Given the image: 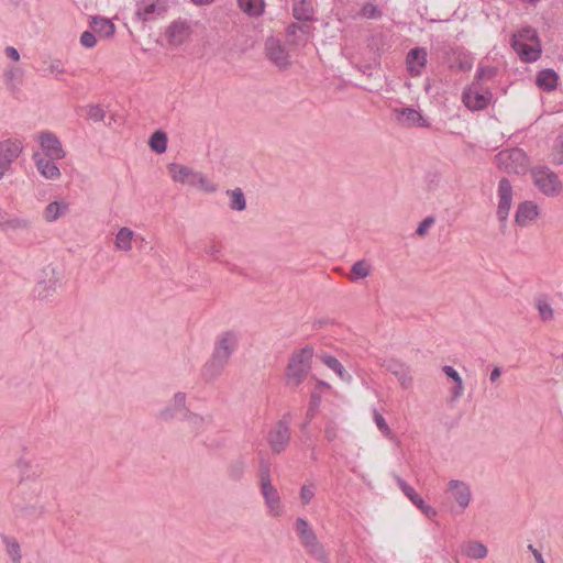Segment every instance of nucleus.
I'll return each instance as SVG.
<instances>
[{
  "label": "nucleus",
  "mask_w": 563,
  "mask_h": 563,
  "mask_svg": "<svg viewBox=\"0 0 563 563\" xmlns=\"http://www.w3.org/2000/svg\"><path fill=\"white\" fill-rule=\"evenodd\" d=\"M10 501L14 512L23 518H37L44 512L36 488L26 489L25 486H20L11 495Z\"/></svg>",
  "instance_id": "1"
},
{
  "label": "nucleus",
  "mask_w": 563,
  "mask_h": 563,
  "mask_svg": "<svg viewBox=\"0 0 563 563\" xmlns=\"http://www.w3.org/2000/svg\"><path fill=\"white\" fill-rule=\"evenodd\" d=\"M511 46L523 62H536L541 54L538 33L533 27H525L518 34H514Z\"/></svg>",
  "instance_id": "2"
},
{
  "label": "nucleus",
  "mask_w": 563,
  "mask_h": 563,
  "mask_svg": "<svg viewBox=\"0 0 563 563\" xmlns=\"http://www.w3.org/2000/svg\"><path fill=\"white\" fill-rule=\"evenodd\" d=\"M312 356L313 347L309 345L292 353L286 367V376L291 385L298 386L303 382L310 369Z\"/></svg>",
  "instance_id": "3"
},
{
  "label": "nucleus",
  "mask_w": 563,
  "mask_h": 563,
  "mask_svg": "<svg viewBox=\"0 0 563 563\" xmlns=\"http://www.w3.org/2000/svg\"><path fill=\"white\" fill-rule=\"evenodd\" d=\"M497 166L508 173L523 175L529 170V157L523 150L514 147L499 152L495 156Z\"/></svg>",
  "instance_id": "4"
},
{
  "label": "nucleus",
  "mask_w": 563,
  "mask_h": 563,
  "mask_svg": "<svg viewBox=\"0 0 563 563\" xmlns=\"http://www.w3.org/2000/svg\"><path fill=\"white\" fill-rule=\"evenodd\" d=\"M536 187L548 197H556L563 189L559 175L548 166H536L531 169Z\"/></svg>",
  "instance_id": "5"
},
{
  "label": "nucleus",
  "mask_w": 563,
  "mask_h": 563,
  "mask_svg": "<svg viewBox=\"0 0 563 563\" xmlns=\"http://www.w3.org/2000/svg\"><path fill=\"white\" fill-rule=\"evenodd\" d=\"M23 151V144L18 139L0 141V180L12 172V164Z\"/></svg>",
  "instance_id": "6"
},
{
  "label": "nucleus",
  "mask_w": 563,
  "mask_h": 563,
  "mask_svg": "<svg viewBox=\"0 0 563 563\" xmlns=\"http://www.w3.org/2000/svg\"><path fill=\"white\" fill-rule=\"evenodd\" d=\"M291 439V431L289 423L284 419L278 420L267 433V443L273 454H280L284 452Z\"/></svg>",
  "instance_id": "7"
},
{
  "label": "nucleus",
  "mask_w": 563,
  "mask_h": 563,
  "mask_svg": "<svg viewBox=\"0 0 563 563\" xmlns=\"http://www.w3.org/2000/svg\"><path fill=\"white\" fill-rule=\"evenodd\" d=\"M498 206H497V218L500 222L501 230L505 229L509 211L512 202V186L507 178H501L498 184Z\"/></svg>",
  "instance_id": "8"
},
{
  "label": "nucleus",
  "mask_w": 563,
  "mask_h": 563,
  "mask_svg": "<svg viewBox=\"0 0 563 563\" xmlns=\"http://www.w3.org/2000/svg\"><path fill=\"white\" fill-rule=\"evenodd\" d=\"M265 55L279 69H287L290 66L289 54L276 37L271 36L266 40Z\"/></svg>",
  "instance_id": "9"
},
{
  "label": "nucleus",
  "mask_w": 563,
  "mask_h": 563,
  "mask_svg": "<svg viewBox=\"0 0 563 563\" xmlns=\"http://www.w3.org/2000/svg\"><path fill=\"white\" fill-rule=\"evenodd\" d=\"M166 11L165 0H140L136 3L135 16L143 22H151L163 16Z\"/></svg>",
  "instance_id": "10"
},
{
  "label": "nucleus",
  "mask_w": 563,
  "mask_h": 563,
  "mask_svg": "<svg viewBox=\"0 0 563 563\" xmlns=\"http://www.w3.org/2000/svg\"><path fill=\"white\" fill-rule=\"evenodd\" d=\"M492 97L489 91H479L474 82L472 87L463 91L462 101L467 109L477 111L485 109L489 104Z\"/></svg>",
  "instance_id": "11"
},
{
  "label": "nucleus",
  "mask_w": 563,
  "mask_h": 563,
  "mask_svg": "<svg viewBox=\"0 0 563 563\" xmlns=\"http://www.w3.org/2000/svg\"><path fill=\"white\" fill-rule=\"evenodd\" d=\"M192 29L188 21L178 19L166 29V38L173 46L183 45L191 35Z\"/></svg>",
  "instance_id": "12"
},
{
  "label": "nucleus",
  "mask_w": 563,
  "mask_h": 563,
  "mask_svg": "<svg viewBox=\"0 0 563 563\" xmlns=\"http://www.w3.org/2000/svg\"><path fill=\"white\" fill-rule=\"evenodd\" d=\"M228 364L229 361L227 358L219 356L212 352L211 356L201 368L202 379L207 383L214 382L221 376Z\"/></svg>",
  "instance_id": "13"
},
{
  "label": "nucleus",
  "mask_w": 563,
  "mask_h": 563,
  "mask_svg": "<svg viewBox=\"0 0 563 563\" xmlns=\"http://www.w3.org/2000/svg\"><path fill=\"white\" fill-rule=\"evenodd\" d=\"M382 366L398 379L404 389L411 387L412 376L409 366L395 358L384 361Z\"/></svg>",
  "instance_id": "14"
},
{
  "label": "nucleus",
  "mask_w": 563,
  "mask_h": 563,
  "mask_svg": "<svg viewBox=\"0 0 563 563\" xmlns=\"http://www.w3.org/2000/svg\"><path fill=\"white\" fill-rule=\"evenodd\" d=\"M38 142L45 155L51 159H62L66 153L58 137L52 132H42L38 135Z\"/></svg>",
  "instance_id": "15"
},
{
  "label": "nucleus",
  "mask_w": 563,
  "mask_h": 563,
  "mask_svg": "<svg viewBox=\"0 0 563 563\" xmlns=\"http://www.w3.org/2000/svg\"><path fill=\"white\" fill-rule=\"evenodd\" d=\"M238 334L234 331H225L218 338L213 353L230 361L238 347Z\"/></svg>",
  "instance_id": "16"
},
{
  "label": "nucleus",
  "mask_w": 563,
  "mask_h": 563,
  "mask_svg": "<svg viewBox=\"0 0 563 563\" xmlns=\"http://www.w3.org/2000/svg\"><path fill=\"white\" fill-rule=\"evenodd\" d=\"M448 490L462 510L468 507L472 499L468 484L463 481L452 479L448 483Z\"/></svg>",
  "instance_id": "17"
},
{
  "label": "nucleus",
  "mask_w": 563,
  "mask_h": 563,
  "mask_svg": "<svg viewBox=\"0 0 563 563\" xmlns=\"http://www.w3.org/2000/svg\"><path fill=\"white\" fill-rule=\"evenodd\" d=\"M427 51L423 47L411 48L406 58L407 69L411 76H420L427 65Z\"/></svg>",
  "instance_id": "18"
},
{
  "label": "nucleus",
  "mask_w": 563,
  "mask_h": 563,
  "mask_svg": "<svg viewBox=\"0 0 563 563\" xmlns=\"http://www.w3.org/2000/svg\"><path fill=\"white\" fill-rule=\"evenodd\" d=\"M168 172L174 181L189 186H194L198 174V172L192 168L177 163H170L168 165Z\"/></svg>",
  "instance_id": "19"
},
{
  "label": "nucleus",
  "mask_w": 563,
  "mask_h": 563,
  "mask_svg": "<svg viewBox=\"0 0 563 563\" xmlns=\"http://www.w3.org/2000/svg\"><path fill=\"white\" fill-rule=\"evenodd\" d=\"M89 26L100 38H111L115 33L114 23L100 15L90 16Z\"/></svg>",
  "instance_id": "20"
},
{
  "label": "nucleus",
  "mask_w": 563,
  "mask_h": 563,
  "mask_svg": "<svg viewBox=\"0 0 563 563\" xmlns=\"http://www.w3.org/2000/svg\"><path fill=\"white\" fill-rule=\"evenodd\" d=\"M261 492L269 514L273 516H279L282 514L280 497L277 489L272 483L261 485Z\"/></svg>",
  "instance_id": "21"
},
{
  "label": "nucleus",
  "mask_w": 563,
  "mask_h": 563,
  "mask_svg": "<svg viewBox=\"0 0 563 563\" xmlns=\"http://www.w3.org/2000/svg\"><path fill=\"white\" fill-rule=\"evenodd\" d=\"M33 159L37 167V170L41 173L43 177L46 179H57L60 176V170L57 165L49 157H44L43 155L35 153L33 155Z\"/></svg>",
  "instance_id": "22"
},
{
  "label": "nucleus",
  "mask_w": 563,
  "mask_h": 563,
  "mask_svg": "<svg viewBox=\"0 0 563 563\" xmlns=\"http://www.w3.org/2000/svg\"><path fill=\"white\" fill-rule=\"evenodd\" d=\"M538 214V206L534 202L523 201L517 208L515 220L519 225L525 227L531 223Z\"/></svg>",
  "instance_id": "23"
},
{
  "label": "nucleus",
  "mask_w": 563,
  "mask_h": 563,
  "mask_svg": "<svg viewBox=\"0 0 563 563\" xmlns=\"http://www.w3.org/2000/svg\"><path fill=\"white\" fill-rule=\"evenodd\" d=\"M449 63L451 69L460 71H468L473 67V58L471 55L460 49L452 51V59H450Z\"/></svg>",
  "instance_id": "24"
},
{
  "label": "nucleus",
  "mask_w": 563,
  "mask_h": 563,
  "mask_svg": "<svg viewBox=\"0 0 563 563\" xmlns=\"http://www.w3.org/2000/svg\"><path fill=\"white\" fill-rule=\"evenodd\" d=\"M462 552L470 559L479 560L487 556L486 545L476 540H470L462 544Z\"/></svg>",
  "instance_id": "25"
},
{
  "label": "nucleus",
  "mask_w": 563,
  "mask_h": 563,
  "mask_svg": "<svg viewBox=\"0 0 563 563\" xmlns=\"http://www.w3.org/2000/svg\"><path fill=\"white\" fill-rule=\"evenodd\" d=\"M296 529L303 548H308L311 543L318 540L314 531L309 526L308 521L303 518L296 520Z\"/></svg>",
  "instance_id": "26"
},
{
  "label": "nucleus",
  "mask_w": 563,
  "mask_h": 563,
  "mask_svg": "<svg viewBox=\"0 0 563 563\" xmlns=\"http://www.w3.org/2000/svg\"><path fill=\"white\" fill-rule=\"evenodd\" d=\"M69 210L66 201H53L48 203L43 212L46 221L54 222Z\"/></svg>",
  "instance_id": "27"
},
{
  "label": "nucleus",
  "mask_w": 563,
  "mask_h": 563,
  "mask_svg": "<svg viewBox=\"0 0 563 563\" xmlns=\"http://www.w3.org/2000/svg\"><path fill=\"white\" fill-rule=\"evenodd\" d=\"M313 9L310 0H292V15L296 20L308 21L312 18Z\"/></svg>",
  "instance_id": "28"
},
{
  "label": "nucleus",
  "mask_w": 563,
  "mask_h": 563,
  "mask_svg": "<svg viewBox=\"0 0 563 563\" xmlns=\"http://www.w3.org/2000/svg\"><path fill=\"white\" fill-rule=\"evenodd\" d=\"M238 5L245 14L250 16H261L264 13V0H238Z\"/></svg>",
  "instance_id": "29"
},
{
  "label": "nucleus",
  "mask_w": 563,
  "mask_h": 563,
  "mask_svg": "<svg viewBox=\"0 0 563 563\" xmlns=\"http://www.w3.org/2000/svg\"><path fill=\"white\" fill-rule=\"evenodd\" d=\"M321 361L327 367L338 374L342 380L346 383L352 380V376L344 369L343 365L336 357L325 354L321 356Z\"/></svg>",
  "instance_id": "30"
},
{
  "label": "nucleus",
  "mask_w": 563,
  "mask_h": 563,
  "mask_svg": "<svg viewBox=\"0 0 563 563\" xmlns=\"http://www.w3.org/2000/svg\"><path fill=\"white\" fill-rule=\"evenodd\" d=\"M372 265L366 260H360L355 262L352 267L347 278L351 282H356L358 279H364L371 275Z\"/></svg>",
  "instance_id": "31"
},
{
  "label": "nucleus",
  "mask_w": 563,
  "mask_h": 563,
  "mask_svg": "<svg viewBox=\"0 0 563 563\" xmlns=\"http://www.w3.org/2000/svg\"><path fill=\"white\" fill-rule=\"evenodd\" d=\"M537 84L544 90L551 91L558 85V75L553 69H543L538 74Z\"/></svg>",
  "instance_id": "32"
},
{
  "label": "nucleus",
  "mask_w": 563,
  "mask_h": 563,
  "mask_svg": "<svg viewBox=\"0 0 563 563\" xmlns=\"http://www.w3.org/2000/svg\"><path fill=\"white\" fill-rule=\"evenodd\" d=\"M442 371L445 373L448 377L453 379V383H455V386L452 388V400H457L462 397L464 391L463 380L460 374L450 365L443 366Z\"/></svg>",
  "instance_id": "33"
},
{
  "label": "nucleus",
  "mask_w": 563,
  "mask_h": 563,
  "mask_svg": "<svg viewBox=\"0 0 563 563\" xmlns=\"http://www.w3.org/2000/svg\"><path fill=\"white\" fill-rule=\"evenodd\" d=\"M134 232L129 228H121L115 234L114 245L118 250L129 252L132 249Z\"/></svg>",
  "instance_id": "34"
},
{
  "label": "nucleus",
  "mask_w": 563,
  "mask_h": 563,
  "mask_svg": "<svg viewBox=\"0 0 563 563\" xmlns=\"http://www.w3.org/2000/svg\"><path fill=\"white\" fill-rule=\"evenodd\" d=\"M2 542L5 544V550L13 563H21L22 554L20 543L15 538L8 536L1 537Z\"/></svg>",
  "instance_id": "35"
},
{
  "label": "nucleus",
  "mask_w": 563,
  "mask_h": 563,
  "mask_svg": "<svg viewBox=\"0 0 563 563\" xmlns=\"http://www.w3.org/2000/svg\"><path fill=\"white\" fill-rule=\"evenodd\" d=\"M227 195L230 197L229 207L234 211H243L246 209V199L241 188L229 189Z\"/></svg>",
  "instance_id": "36"
},
{
  "label": "nucleus",
  "mask_w": 563,
  "mask_h": 563,
  "mask_svg": "<svg viewBox=\"0 0 563 563\" xmlns=\"http://www.w3.org/2000/svg\"><path fill=\"white\" fill-rule=\"evenodd\" d=\"M395 481L404 493V495L418 508L424 501L421 496L417 494L413 487L407 484L400 476H395Z\"/></svg>",
  "instance_id": "37"
},
{
  "label": "nucleus",
  "mask_w": 563,
  "mask_h": 563,
  "mask_svg": "<svg viewBox=\"0 0 563 563\" xmlns=\"http://www.w3.org/2000/svg\"><path fill=\"white\" fill-rule=\"evenodd\" d=\"M398 120L402 121L404 123H407L408 125H422L423 118L415 109L402 108L399 111Z\"/></svg>",
  "instance_id": "38"
},
{
  "label": "nucleus",
  "mask_w": 563,
  "mask_h": 563,
  "mask_svg": "<svg viewBox=\"0 0 563 563\" xmlns=\"http://www.w3.org/2000/svg\"><path fill=\"white\" fill-rule=\"evenodd\" d=\"M150 146L151 148L157 153V154H162L166 151L167 148V135L165 132L163 131H156L152 134L151 139H150Z\"/></svg>",
  "instance_id": "39"
},
{
  "label": "nucleus",
  "mask_w": 563,
  "mask_h": 563,
  "mask_svg": "<svg viewBox=\"0 0 563 563\" xmlns=\"http://www.w3.org/2000/svg\"><path fill=\"white\" fill-rule=\"evenodd\" d=\"M306 551L313 559L322 563H330L329 554L324 550L323 545L319 542V540L314 541L308 548H306Z\"/></svg>",
  "instance_id": "40"
},
{
  "label": "nucleus",
  "mask_w": 563,
  "mask_h": 563,
  "mask_svg": "<svg viewBox=\"0 0 563 563\" xmlns=\"http://www.w3.org/2000/svg\"><path fill=\"white\" fill-rule=\"evenodd\" d=\"M245 472V462L243 460L233 461L227 470V475L231 481L239 482Z\"/></svg>",
  "instance_id": "41"
},
{
  "label": "nucleus",
  "mask_w": 563,
  "mask_h": 563,
  "mask_svg": "<svg viewBox=\"0 0 563 563\" xmlns=\"http://www.w3.org/2000/svg\"><path fill=\"white\" fill-rule=\"evenodd\" d=\"M44 63L46 64V68L44 70L46 76H53L56 79H60V76L66 73L64 64L59 59H49Z\"/></svg>",
  "instance_id": "42"
},
{
  "label": "nucleus",
  "mask_w": 563,
  "mask_h": 563,
  "mask_svg": "<svg viewBox=\"0 0 563 563\" xmlns=\"http://www.w3.org/2000/svg\"><path fill=\"white\" fill-rule=\"evenodd\" d=\"M258 466L260 485L272 483L271 463L262 453H260Z\"/></svg>",
  "instance_id": "43"
},
{
  "label": "nucleus",
  "mask_w": 563,
  "mask_h": 563,
  "mask_svg": "<svg viewBox=\"0 0 563 563\" xmlns=\"http://www.w3.org/2000/svg\"><path fill=\"white\" fill-rule=\"evenodd\" d=\"M32 228V221L23 217H11L8 230L12 231H27Z\"/></svg>",
  "instance_id": "44"
},
{
  "label": "nucleus",
  "mask_w": 563,
  "mask_h": 563,
  "mask_svg": "<svg viewBox=\"0 0 563 563\" xmlns=\"http://www.w3.org/2000/svg\"><path fill=\"white\" fill-rule=\"evenodd\" d=\"M373 420L378 428V430L389 439H393L394 433L391 429L389 428L388 423L386 422L385 418L376 410H373Z\"/></svg>",
  "instance_id": "45"
},
{
  "label": "nucleus",
  "mask_w": 563,
  "mask_h": 563,
  "mask_svg": "<svg viewBox=\"0 0 563 563\" xmlns=\"http://www.w3.org/2000/svg\"><path fill=\"white\" fill-rule=\"evenodd\" d=\"M55 283L40 282L35 288V294L38 299H46L55 292Z\"/></svg>",
  "instance_id": "46"
},
{
  "label": "nucleus",
  "mask_w": 563,
  "mask_h": 563,
  "mask_svg": "<svg viewBox=\"0 0 563 563\" xmlns=\"http://www.w3.org/2000/svg\"><path fill=\"white\" fill-rule=\"evenodd\" d=\"M192 187H197L206 192H214L218 186L208 179L202 173L198 172L197 178Z\"/></svg>",
  "instance_id": "47"
},
{
  "label": "nucleus",
  "mask_w": 563,
  "mask_h": 563,
  "mask_svg": "<svg viewBox=\"0 0 563 563\" xmlns=\"http://www.w3.org/2000/svg\"><path fill=\"white\" fill-rule=\"evenodd\" d=\"M314 492H316V485L312 482H307L301 486L300 500L303 506L310 504V501L314 497Z\"/></svg>",
  "instance_id": "48"
},
{
  "label": "nucleus",
  "mask_w": 563,
  "mask_h": 563,
  "mask_svg": "<svg viewBox=\"0 0 563 563\" xmlns=\"http://www.w3.org/2000/svg\"><path fill=\"white\" fill-rule=\"evenodd\" d=\"M22 70L15 67H9L4 70V78L10 88H14V82H20L22 78Z\"/></svg>",
  "instance_id": "49"
},
{
  "label": "nucleus",
  "mask_w": 563,
  "mask_h": 563,
  "mask_svg": "<svg viewBox=\"0 0 563 563\" xmlns=\"http://www.w3.org/2000/svg\"><path fill=\"white\" fill-rule=\"evenodd\" d=\"M339 435V427L338 423L333 420H328L324 426V438L332 442L338 439Z\"/></svg>",
  "instance_id": "50"
},
{
  "label": "nucleus",
  "mask_w": 563,
  "mask_h": 563,
  "mask_svg": "<svg viewBox=\"0 0 563 563\" xmlns=\"http://www.w3.org/2000/svg\"><path fill=\"white\" fill-rule=\"evenodd\" d=\"M104 111L103 109L98 104H91L87 109V117L89 120H92L95 122L102 121L104 119Z\"/></svg>",
  "instance_id": "51"
},
{
  "label": "nucleus",
  "mask_w": 563,
  "mask_h": 563,
  "mask_svg": "<svg viewBox=\"0 0 563 563\" xmlns=\"http://www.w3.org/2000/svg\"><path fill=\"white\" fill-rule=\"evenodd\" d=\"M186 400H187V395L183 391H177L176 394H174L172 400H170V405L176 408L179 412L183 411V410H187L186 409Z\"/></svg>",
  "instance_id": "52"
},
{
  "label": "nucleus",
  "mask_w": 563,
  "mask_h": 563,
  "mask_svg": "<svg viewBox=\"0 0 563 563\" xmlns=\"http://www.w3.org/2000/svg\"><path fill=\"white\" fill-rule=\"evenodd\" d=\"M185 420L196 430L200 429L203 426V418L200 415L190 412L186 410Z\"/></svg>",
  "instance_id": "53"
},
{
  "label": "nucleus",
  "mask_w": 563,
  "mask_h": 563,
  "mask_svg": "<svg viewBox=\"0 0 563 563\" xmlns=\"http://www.w3.org/2000/svg\"><path fill=\"white\" fill-rule=\"evenodd\" d=\"M435 218L432 216H429L424 218L418 225L416 230V234L419 236H424L428 233V230L434 224Z\"/></svg>",
  "instance_id": "54"
},
{
  "label": "nucleus",
  "mask_w": 563,
  "mask_h": 563,
  "mask_svg": "<svg viewBox=\"0 0 563 563\" xmlns=\"http://www.w3.org/2000/svg\"><path fill=\"white\" fill-rule=\"evenodd\" d=\"M178 412L179 411L169 404L164 409L158 411L157 418L165 422L170 421L176 417Z\"/></svg>",
  "instance_id": "55"
},
{
  "label": "nucleus",
  "mask_w": 563,
  "mask_h": 563,
  "mask_svg": "<svg viewBox=\"0 0 563 563\" xmlns=\"http://www.w3.org/2000/svg\"><path fill=\"white\" fill-rule=\"evenodd\" d=\"M97 37L93 31H85L80 36V44L86 48H92L96 46Z\"/></svg>",
  "instance_id": "56"
},
{
  "label": "nucleus",
  "mask_w": 563,
  "mask_h": 563,
  "mask_svg": "<svg viewBox=\"0 0 563 563\" xmlns=\"http://www.w3.org/2000/svg\"><path fill=\"white\" fill-rule=\"evenodd\" d=\"M537 307L542 320L547 321L553 318V309L547 301L540 300Z\"/></svg>",
  "instance_id": "57"
},
{
  "label": "nucleus",
  "mask_w": 563,
  "mask_h": 563,
  "mask_svg": "<svg viewBox=\"0 0 563 563\" xmlns=\"http://www.w3.org/2000/svg\"><path fill=\"white\" fill-rule=\"evenodd\" d=\"M361 11L362 15L367 19H376L380 15L377 7L372 3L364 4Z\"/></svg>",
  "instance_id": "58"
},
{
  "label": "nucleus",
  "mask_w": 563,
  "mask_h": 563,
  "mask_svg": "<svg viewBox=\"0 0 563 563\" xmlns=\"http://www.w3.org/2000/svg\"><path fill=\"white\" fill-rule=\"evenodd\" d=\"M495 74H496V69L493 67H479L476 73L475 79L477 81H479L482 79H490L495 76Z\"/></svg>",
  "instance_id": "59"
},
{
  "label": "nucleus",
  "mask_w": 563,
  "mask_h": 563,
  "mask_svg": "<svg viewBox=\"0 0 563 563\" xmlns=\"http://www.w3.org/2000/svg\"><path fill=\"white\" fill-rule=\"evenodd\" d=\"M305 26L303 25H299V24H296V23H291L288 27H287V31H286V35L288 37V41L295 43V40L294 37L297 36L298 33H305Z\"/></svg>",
  "instance_id": "60"
},
{
  "label": "nucleus",
  "mask_w": 563,
  "mask_h": 563,
  "mask_svg": "<svg viewBox=\"0 0 563 563\" xmlns=\"http://www.w3.org/2000/svg\"><path fill=\"white\" fill-rule=\"evenodd\" d=\"M553 163L558 164V165L563 164V135L560 136L558 140V143L555 146V152H554Z\"/></svg>",
  "instance_id": "61"
},
{
  "label": "nucleus",
  "mask_w": 563,
  "mask_h": 563,
  "mask_svg": "<svg viewBox=\"0 0 563 563\" xmlns=\"http://www.w3.org/2000/svg\"><path fill=\"white\" fill-rule=\"evenodd\" d=\"M418 509H420L421 512L430 519L437 516V510L433 507L427 505L424 501L421 504V506L418 507Z\"/></svg>",
  "instance_id": "62"
},
{
  "label": "nucleus",
  "mask_w": 563,
  "mask_h": 563,
  "mask_svg": "<svg viewBox=\"0 0 563 563\" xmlns=\"http://www.w3.org/2000/svg\"><path fill=\"white\" fill-rule=\"evenodd\" d=\"M221 245L211 244L206 249V253L210 255L212 258L218 260L219 254L221 253Z\"/></svg>",
  "instance_id": "63"
},
{
  "label": "nucleus",
  "mask_w": 563,
  "mask_h": 563,
  "mask_svg": "<svg viewBox=\"0 0 563 563\" xmlns=\"http://www.w3.org/2000/svg\"><path fill=\"white\" fill-rule=\"evenodd\" d=\"M12 216L7 213L5 211L0 210V228L4 231L8 230L9 221Z\"/></svg>",
  "instance_id": "64"
}]
</instances>
